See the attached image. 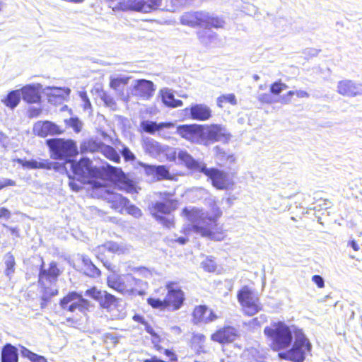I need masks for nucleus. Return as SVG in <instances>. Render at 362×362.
<instances>
[{"label": "nucleus", "instance_id": "f257e3e1", "mask_svg": "<svg viewBox=\"0 0 362 362\" xmlns=\"http://www.w3.org/2000/svg\"><path fill=\"white\" fill-rule=\"evenodd\" d=\"M182 214L192 223L193 230L203 237L210 240L221 241L224 239L225 234L222 228H218L216 221L222 215L219 207L214 203L210 212L202 209L185 208Z\"/></svg>", "mask_w": 362, "mask_h": 362}, {"label": "nucleus", "instance_id": "f03ea898", "mask_svg": "<svg viewBox=\"0 0 362 362\" xmlns=\"http://www.w3.org/2000/svg\"><path fill=\"white\" fill-rule=\"evenodd\" d=\"M177 158L188 168L204 173L212 182L213 186L218 189H230L234 185L233 178L222 170L216 168H209L202 162L194 160L187 151L180 150L177 153Z\"/></svg>", "mask_w": 362, "mask_h": 362}, {"label": "nucleus", "instance_id": "7ed1b4c3", "mask_svg": "<svg viewBox=\"0 0 362 362\" xmlns=\"http://www.w3.org/2000/svg\"><path fill=\"white\" fill-rule=\"evenodd\" d=\"M93 193L95 195L106 200L111 204L112 208L121 213L125 209L129 214L135 218H139L142 215L141 211L138 207L134 205H130L128 199L115 192L110 187L106 186L96 187L93 190Z\"/></svg>", "mask_w": 362, "mask_h": 362}, {"label": "nucleus", "instance_id": "20e7f679", "mask_svg": "<svg viewBox=\"0 0 362 362\" xmlns=\"http://www.w3.org/2000/svg\"><path fill=\"white\" fill-rule=\"evenodd\" d=\"M292 330L284 322H274L266 327L264 334L271 341V346L274 351L288 349L293 341Z\"/></svg>", "mask_w": 362, "mask_h": 362}, {"label": "nucleus", "instance_id": "39448f33", "mask_svg": "<svg viewBox=\"0 0 362 362\" xmlns=\"http://www.w3.org/2000/svg\"><path fill=\"white\" fill-rule=\"evenodd\" d=\"M182 25L191 28L195 27H214L223 28L225 21L218 16L206 11L186 12L180 16Z\"/></svg>", "mask_w": 362, "mask_h": 362}, {"label": "nucleus", "instance_id": "423d86ee", "mask_svg": "<svg viewBox=\"0 0 362 362\" xmlns=\"http://www.w3.org/2000/svg\"><path fill=\"white\" fill-rule=\"evenodd\" d=\"M295 340L292 348L279 354L280 358L293 362H303L305 356L311 351V344L301 330L294 332Z\"/></svg>", "mask_w": 362, "mask_h": 362}, {"label": "nucleus", "instance_id": "0eeeda50", "mask_svg": "<svg viewBox=\"0 0 362 362\" xmlns=\"http://www.w3.org/2000/svg\"><path fill=\"white\" fill-rule=\"evenodd\" d=\"M295 340L292 348L279 354L280 358L293 362H303L305 356L311 351V344L301 330L294 332Z\"/></svg>", "mask_w": 362, "mask_h": 362}, {"label": "nucleus", "instance_id": "6e6552de", "mask_svg": "<svg viewBox=\"0 0 362 362\" xmlns=\"http://www.w3.org/2000/svg\"><path fill=\"white\" fill-rule=\"evenodd\" d=\"M60 271L57 268L55 262H51L48 269L42 268L40 269L39 283L45 289L42 296L44 300H47L52 296H54L58 293L57 288L52 286L53 284L56 283Z\"/></svg>", "mask_w": 362, "mask_h": 362}, {"label": "nucleus", "instance_id": "1a4fd4ad", "mask_svg": "<svg viewBox=\"0 0 362 362\" xmlns=\"http://www.w3.org/2000/svg\"><path fill=\"white\" fill-rule=\"evenodd\" d=\"M237 297L243 311L247 315H254L262 309L257 293L247 286L243 287Z\"/></svg>", "mask_w": 362, "mask_h": 362}, {"label": "nucleus", "instance_id": "9d476101", "mask_svg": "<svg viewBox=\"0 0 362 362\" xmlns=\"http://www.w3.org/2000/svg\"><path fill=\"white\" fill-rule=\"evenodd\" d=\"M54 159L74 156L77 153L76 144L71 140L52 139L47 140Z\"/></svg>", "mask_w": 362, "mask_h": 362}, {"label": "nucleus", "instance_id": "9b49d317", "mask_svg": "<svg viewBox=\"0 0 362 362\" xmlns=\"http://www.w3.org/2000/svg\"><path fill=\"white\" fill-rule=\"evenodd\" d=\"M143 281L135 278L131 274L112 276L107 279L108 286L124 294H131L134 292V287L140 286Z\"/></svg>", "mask_w": 362, "mask_h": 362}, {"label": "nucleus", "instance_id": "f8f14e48", "mask_svg": "<svg viewBox=\"0 0 362 362\" xmlns=\"http://www.w3.org/2000/svg\"><path fill=\"white\" fill-rule=\"evenodd\" d=\"M91 161L88 158H82L79 162L76 163L69 160L65 163L64 168L69 175V178L76 177L78 180L87 177L91 173Z\"/></svg>", "mask_w": 362, "mask_h": 362}, {"label": "nucleus", "instance_id": "ddd939ff", "mask_svg": "<svg viewBox=\"0 0 362 362\" xmlns=\"http://www.w3.org/2000/svg\"><path fill=\"white\" fill-rule=\"evenodd\" d=\"M203 141L208 140L212 142L227 143L231 138V134L221 124L203 126Z\"/></svg>", "mask_w": 362, "mask_h": 362}, {"label": "nucleus", "instance_id": "4468645a", "mask_svg": "<svg viewBox=\"0 0 362 362\" xmlns=\"http://www.w3.org/2000/svg\"><path fill=\"white\" fill-rule=\"evenodd\" d=\"M63 309L74 312L76 310L83 312L86 310L89 305V302L84 299L81 295L71 292L65 296L60 302Z\"/></svg>", "mask_w": 362, "mask_h": 362}, {"label": "nucleus", "instance_id": "2eb2a0df", "mask_svg": "<svg viewBox=\"0 0 362 362\" xmlns=\"http://www.w3.org/2000/svg\"><path fill=\"white\" fill-rule=\"evenodd\" d=\"M154 91L153 83L146 79L134 80L130 86L131 94L143 100L151 98Z\"/></svg>", "mask_w": 362, "mask_h": 362}, {"label": "nucleus", "instance_id": "dca6fc26", "mask_svg": "<svg viewBox=\"0 0 362 362\" xmlns=\"http://www.w3.org/2000/svg\"><path fill=\"white\" fill-rule=\"evenodd\" d=\"M168 293L165 298L169 310H177L182 305L184 293L175 283L170 282L166 285Z\"/></svg>", "mask_w": 362, "mask_h": 362}, {"label": "nucleus", "instance_id": "f3484780", "mask_svg": "<svg viewBox=\"0 0 362 362\" xmlns=\"http://www.w3.org/2000/svg\"><path fill=\"white\" fill-rule=\"evenodd\" d=\"M177 133L182 138L193 143L203 142V125L185 124L177 127Z\"/></svg>", "mask_w": 362, "mask_h": 362}, {"label": "nucleus", "instance_id": "a211bd4d", "mask_svg": "<svg viewBox=\"0 0 362 362\" xmlns=\"http://www.w3.org/2000/svg\"><path fill=\"white\" fill-rule=\"evenodd\" d=\"M337 92L346 97L362 95V83L350 79H342L337 83Z\"/></svg>", "mask_w": 362, "mask_h": 362}, {"label": "nucleus", "instance_id": "6ab92c4d", "mask_svg": "<svg viewBox=\"0 0 362 362\" xmlns=\"http://www.w3.org/2000/svg\"><path fill=\"white\" fill-rule=\"evenodd\" d=\"M109 174L111 178L119 182V189L129 194L136 193V189L134 182L128 180L120 168L108 166Z\"/></svg>", "mask_w": 362, "mask_h": 362}, {"label": "nucleus", "instance_id": "aec40b11", "mask_svg": "<svg viewBox=\"0 0 362 362\" xmlns=\"http://www.w3.org/2000/svg\"><path fill=\"white\" fill-rule=\"evenodd\" d=\"M106 250L112 253L119 255L125 253L129 250L127 247L123 244H119L111 241L107 242L104 245L97 247L94 250L95 255L105 266H107V264L108 263L107 261H105L104 258V252Z\"/></svg>", "mask_w": 362, "mask_h": 362}, {"label": "nucleus", "instance_id": "412c9836", "mask_svg": "<svg viewBox=\"0 0 362 362\" xmlns=\"http://www.w3.org/2000/svg\"><path fill=\"white\" fill-rule=\"evenodd\" d=\"M238 330L232 326H226L219 329L211 335V340L220 344L230 343L238 337Z\"/></svg>", "mask_w": 362, "mask_h": 362}, {"label": "nucleus", "instance_id": "4be33fe9", "mask_svg": "<svg viewBox=\"0 0 362 362\" xmlns=\"http://www.w3.org/2000/svg\"><path fill=\"white\" fill-rule=\"evenodd\" d=\"M42 86L40 83H33L25 86L21 90V95L23 100L29 103H35L40 101V92L42 90Z\"/></svg>", "mask_w": 362, "mask_h": 362}, {"label": "nucleus", "instance_id": "5701e85b", "mask_svg": "<svg viewBox=\"0 0 362 362\" xmlns=\"http://www.w3.org/2000/svg\"><path fill=\"white\" fill-rule=\"evenodd\" d=\"M163 0H134L131 4L133 10L141 13H150L161 9Z\"/></svg>", "mask_w": 362, "mask_h": 362}, {"label": "nucleus", "instance_id": "b1692460", "mask_svg": "<svg viewBox=\"0 0 362 362\" xmlns=\"http://www.w3.org/2000/svg\"><path fill=\"white\" fill-rule=\"evenodd\" d=\"M33 132L35 134L41 137L58 134L62 132L59 126L49 121L37 122L35 123L33 127Z\"/></svg>", "mask_w": 362, "mask_h": 362}, {"label": "nucleus", "instance_id": "393cba45", "mask_svg": "<svg viewBox=\"0 0 362 362\" xmlns=\"http://www.w3.org/2000/svg\"><path fill=\"white\" fill-rule=\"evenodd\" d=\"M204 28L197 32L199 42L204 47L216 45L218 42L217 34L211 30V27Z\"/></svg>", "mask_w": 362, "mask_h": 362}, {"label": "nucleus", "instance_id": "a878e982", "mask_svg": "<svg viewBox=\"0 0 362 362\" xmlns=\"http://www.w3.org/2000/svg\"><path fill=\"white\" fill-rule=\"evenodd\" d=\"M190 115L193 119L205 121L211 117V110L205 104H195L190 108Z\"/></svg>", "mask_w": 362, "mask_h": 362}, {"label": "nucleus", "instance_id": "bb28decb", "mask_svg": "<svg viewBox=\"0 0 362 362\" xmlns=\"http://www.w3.org/2000/svg\"><path fill=\"white\" fill-rule=\"evenodd\" d=\"M71 90L69 88H59L55 86H46L42 90V93L49 98V101H52L51 98H64L69 96Z\"/></svg>", "mask_w": 362, "mask_h": 362}, {"label": "nucleus", "instance_id": "cd10ccee", "mask_svg": "<svg viewBox=\"0 0 362 362\" xmlns=\"http://www.w3.org/2000/svg\"><path fill=\"white\" fill-rule=\"evenodd\" d=\"M143 130L149 134H154L156 132H160L164 128L170 129L174 127V124L171 122H161L157 124L155 122L146 120L141 123Z\"/></svg>", "mask_w": 362, "mask_h": 362}, {"label": "nucleus", "instance_id": "c85d7f7f", "mask_svg": "<svg viewBox=\"0 0 362 362\" xmlns=\"http://www.w3.org/2000/svg\"><path fill=\"white\" fill-rule=\"evenodd\" d=\"M1 362H18L17 349L11 344H6L1 350Z\"/></svg>", "mask_w": 362, "mask_h": 362}, {"label": "nucleus", "instance_id": "c756f323", "mask_svg": "<svg viewBox=\"0 0 362 362\" xmlns=\"http://www.w3.org/2000/svg\"><path fill=\"white\" fill-rule=\"evenodd\" d=\"M98 302L102 308L108 311H112L117 307L119 300L113 295L108 293L107 291H103Z\"/></svg>", "mask_w": 362, "mask_h": 362}, {"label": "nucleus", "instance_id": "7c9ffc66", "mask_svg": "<svg viewBox=\"0 0 362 362\" xmlns=\"http://www.w3.org/2000/svg\"><path fill=\"white\" fill-rule=\"evenodd\" d=\"M160 95L163 103L171 107H177L182 105V102L180 100L175 98L172 90L165 88L160 90Z\"/></svg>", "mask_w": 362, "mask_h": 362}, {"label": "nucleus", "instance_id": "2f4dec72", "mask_svg": "<svg viewBox=\"0 0 362 362\" xmlns=\"http://www.w3.org/2000/svg\"><path fill=\"white\" fill-rule=\"evenodd\" d=\"M21 90H15L11 91L6 98L1 99V102L8 107L13 110L20 103Z\"/></svg>", "mask_w": 362, "mask_h": 362}, {"label": "nucleus", "instance_id": "473e14b6", "mask_svg": "<svg viewBox=\"0 0 362 362\" xmlns=\"http://www.w3.org/2000/svg\"><path fill=\"white\" fill-rule=\"evenodd\" d=\"M104 144L93 139L85 141L81 146L83 153L101 151V146Z\"/></svg>", "mask_w": 362, "mask_h": 362}, {"label": "nucleus", "instance_id": "72a5a7b5", "mask_svg": "<svg viewBox=\"0 0 362 362\" xmlns=\"http://www.w3.org/2000/svg\"><path fill=\"white\" fill-rule=\"evenodd\" d=\"M129 80V77L110 78V87L117 92H122Z\"/></svg>", "mask_w": 362, "mask_h": 362}, {"label": "nucleus", "instance_id": "f704fd0d", "mask_svg": "<svg viewBox=\"0 0 362 362\" xmlns=\"http://www.w3.org/2000/svg\"><path fill=\"white\" fill-rule=\"evenodd\" d=\"M82 261L86 267L85 273L86 275L90 276H100V271L92 263L91 260L88 257L83 256Z\"/></svg>", "mask_w": 362, "mask_h": 362}, {"label": "nucleus", "instance_id": "c9c22d12", "mask_svg": "<svg viewBox=\"0 0 362 362\" xmlns=\"http://www.w3.org/2000/svg\"><path fill=\"white\" fill-rule=\"evenodd\" d=\"M206 337L202 334H194L192 338V347L197 352L203 351Z\"/></svg>", "mask_w": 362, "mask_h": 362}, {"label": "nucleus", "instance_id": "e433bc0d", "mask_svg": "<svg viewBox=\"0 0 362 362\" xmlns=\"http://www.w3.org/2000/svg\"><path fill=\"white\" fill-rule=\"evenodd\" d=\"M16 161L23 168L28 169L45 168L47 167V163L44 162H40L36 160H26L21 158H18Z\"/></svg>", "mask_w": 362, "mask_h": 362}, {"label": "nucleus", "instance_id": "4c0bfd02", "mask_svg": "<svg viewBox=\"0 0 362 362\" xmlns=\"http://www.w3.org/2000/svg\"><path fill=\"white\" fill-rule=\"evenodd\" d=\"M100 152L110 160H112L115 163H119L120 160L119 155L112 146L104 144L101 146Z\"/></svg>", "mask_w": 362, "mask_h": 362}, {"label": "nucleus", "instance_id": "58836bf2", "mask_svg": "<svg viewBox=\"0 0 362 362\" xmlns=\"http://www.w3.org/2000/svg\"><path fill=\"white\" fill-rule=\"evenodd\" d=\"M207 308L205 305H199L194 308L193 311V322L197 324L201 322H205L206 317L205 314L207 312Z\"/></svg>", "mask_w": 362, "mask_h": 362}, {"label": "nucleus", "instance_id": "ea45409f", "mask_svg": "<svg viewBox=\"0 0 362 362\" xmlns=\"http://www.w3.org/2000/svg\"><path fill=\"white\" fill-rule=\"evenodd\" d=\"M21 355L28 358L31 362H48L44 356L37 355L25 347H22Z\"/></svg>", "mask_w": 362, "mask_h": 362}, {"label": "nucleus", "instance_id": "a19ab883", "mask_svg": "<svg viewBox=\"0 0 362 362\" xmlns=\"http://www.w3.org/2000/svg\"><path fill=\"white\" fill-rule=\"evenodd\" d=\"M146 172L155 175L158 180L165 178L168 175V170L163 165L150 166L146 168Z\"/></svg>", "mask_w": 362, "mask_h": 362}, {"label": "nucleus", "instance_id": "79ce46f5", "mask_svg": "<svg viewBox=\"0 0 362 362\" xmlns=\"http://www.w3.org/2000/svg\"><path fill=\"white\" fill-rule=\"evenodd\" d=\"M228 103L233 105L237 104L235 95L233 93L223 95L217 98V105L220 107H223V103Z\"/></svg>", "mask_w": 362, "mask_h": 362}, {"label": "nucleus", "instance_id": "37998d69", "mask_svg": "<svg viewBox=\"0 0 362 362\" xmlns=\"http://www.w3.org/2000/svg\"><path fill=\"white\" fill-rule=\"evenodd\" d=\"M100 98L104 102L105 106L110 107L112 110H116L117 104L112 96L107 94L106 92H103L100 94Z\"/></svg>", "mask_w": 362, "mask_h": 362}, {"label": "nucleus", "instance_id": "c03bdc74", "mask_svg": "<svg viewBox=\"0 0 362 362\" xmlns=\"http://www.w3.org/2000/svg\"><path fill=\"white\" fill-rule=\"evenodd\" d=\"M5 264L6 266V269L5 273L7 276H10L11 274H13L14 272L13 268H14V265H15L14 257L10 253H8L6 255Z\"/></svg>", "mask_w": 362, "mask_h": 362}, {"label": "nucleus", "instance_id": "a18cd8bd", "mask_svg": "<svg viewBox=\"0 0 362 362\" xmlns=\"http://www.w3.org/2000/svg\"><path fill=\"white\" fill-rule=\"evenodd\" d=\"M154 208L157 212L163 214H170V211L173 210L172 204L170 203L157 202L155 204Z\"/></svg>", "mask_w": 362, "mask_h": 362}, {"label": "nucleus", "instance_id": "49530a36", "mask_svg": "<svg viewBox=\"0 0 362 362\" xmlns=\"http://www.w3.org/2000/svg\"><path fill=\"white\" fill-rule=\"evenodd\" d=\"M66 122L76 133L80 132L82 129L83 123L76 117H71L69 120H66Z\"/></svg>", "mask_w": 362, "mask_h": 362}, {"label": "nucleus", "instance_id": "de8ad7c7", "mask_svg": "<svg viewBox=\"0 0 362 362\" xmlns=\"http://www.w3.org/2000/svg\"><path fill=\"white\" fill-rule=\"evenodd\" d=\"M132 271L137 273L140 276L145 279H150L153 276L152 271L146 267H133Z\"/></svg>", "mask_w": 362, "mask_h": 362}, {"label": "nucleus", "instance_id": "09e8293b", "mask_svg": "<svg viewBox=\"0 0 362 362\" xmlns=\"http://www.w3.org/2000/svg\"><path fill=\"white\" fill-rule=\"evenodd\" d=\"M148 303L154 308L164 310L168 308L165 298L161 300L160 299L150 298L148 299Z\"/></svg>", "mask_w": 362, "mask_h": 362}, {"label": "nucleus", "instance_id": "8fccbe9b", "mask_svg": "<svg viewBox=\"0 0 362 362\" xmlns=\"http://www.w3.org/2000/svg\"><path fill=\"white\" fill-rule=\"evenodd\" d=\"M202 264L204 270L209 272H214L216 269V264L211 257H207Z\"/></svg>", "mask_w": 362, "mask_h": 362}, {"label": "nucleus", "instance_id": "3c124183", "mask_svg": "<svg viewBox=\"0 0 362 362\" xmlns=\"http://www.w3.org/2000/svg\"><path fill=\"white\" fill-rule=\"evenodd\" d=\"M287 88L288 86L281 82H275L271 86L270 90L271 93L278 95Z\"/></svg>", "mask_w": 362, "mask_h": 362}, {"label": "nucleus", "instance_id": "603ef678", "mask_svg": "<svg viewBox=\"0 0 362 362\" xmlns=\"http://www.w3.org/2000/svg\"><path fill=\"white\" fill-rule=\"evenodd\" d=\"M103 291L98 290L96 288L93 287L90 289H88L86 291L85 295L87 296H90L96 300H99L101 296L103 295Z\"/></svg>", "mask_w": 362, "mask_h": 362}, {"label": "nucleus", "instance_id": "864d4df0", "mask_svg": "<svg viewBox=\"0 0 362 362\" xmlns=\"http://www.w3.org/2000/svg\"><path fill=\"white\" fill-rule=\"evenodd\" d=\"M144 325H145V330L153 337V339L152 340L153 343L155 344L159 343L160 342V337H159L158 334L156 333L155 332V330L153 329V328L151 326H150L149 325H148L146 322L144 324Z\"/></svg>", "mask_w": 362, "mask_h": 362}, {"label": "nucleus", "instance_id": "5fc2aeb1", "mask_svg": "<svg viewBox=\"0 0 362 362\" xmlns=\"http://www.w3.org/2000/svg\"><path fill=\"white\" fill-rule=\"evenodd\" d=\"M257 99L262 103L271 104L273 103V98L269 93H261L257 96Z\"/></svg>", "mask_w": 362, "mask_h": 362}, {"label": "nucleus", "instance_id": "6e6d98bb", "mask_svg": "<svg viewBox=\"0 0 362 362\" xmlns=\"http://www.w3.org/2000/svg\"><path fill=\"white\" fill-rule=\"evenodd\" d=\"M122 155L127 160H134L135 159L134 155L129 150V148L124 146L121 151Z\"/></svg>", "mask_w": 362, "mask_h": 362}, {"label": "nucleus", "instance_id": "4d7b16f0", "mask_svg": "<svg viewBox=\"0 0 362 362\" xmlns=\"http://www.w3.org/2000/svg\"><path fill=\"white\" fill-rule=\"evenodd\" d=\"M80 97L83 103V109L85 110H90L91 109V103L87 96L86 93L85 92H81L80 93Z\"/></svg>", "mask_w": 362, "mask_h": 362}, {"label": "nucleus", "instance_id": "13d9d810", "mask_svg": "<svg viewBox=\"0 0 362 362\" xmlns=\"http://www.w3.org/2000/svg\"><path fill=\"white\" fill-rule=\"evenodd\" d=\"M16 182L8 178H4L0 181V190L8 186H15Z\"/></svg>", "mask_w": 362, "mask_h": 362}, {"label": "nucleus", "instance_id": "bf43d9fd", "mask_svg": "<svg viewBox=\"0 0 362 362\" xmlns=\"http://www.w3.org/2000/svg\"><path fill=\"white\" fill-rule=\"evenodd\" d=\"M312 280L319 288H323L325 286V281L322 276L314 275L312 277Z\"/></svg>", "mask_w": 362, "mask_h": 362}, {"label": "nucleus", "instance_id": "052dcab7", "mask_svg": "<svg viewBox=\"0 0 362 362\" xmlns=\"http://www.w3.org/2000/svg\"><path fill=\"white\" fill-rule=\"evenodd\" d=\"M157 218H159L162 223L167 228H171L173 226V221L165 217L155 215Z\"/></svg>", "mask_w": 362, "mask_h": 362}, {"label": "nucleus", "instance_id": "680f3d73", "mask_svg": "<svg viewBox=\"0 0 362 362\" xmlns=\"http://www.w3.org/2000/svg\"><path fill=\"white\" fill-rule=\"evenodd\" d=\"M11 213L6 208L2 207L0 209V218L9 219L11 218Z\"/></svg>", "mask_w": 362, "mask_h": 362}, {"label": "nucleus", "instance_id": "e2e57ef3", "mask_svg": "<svg viewBox=\"0 0 362 362\" xmlns=\"http://www.w3.org/2000/svg\"><path fill=\"white\" fill-rule=\"evenodd\" d=\"M42 110L40 108L31 107L29 108L28 113L30 117H36L40 115Z\"/></svg>", "mask_w": 362, "mask_h": 362}, {"label": "nucleus", "instance_id": "0e129e2a", "mask_svg": "<svg viewBox=\"0 0 362 362\" xmlns=\"http://www.w3.org/2000/svg\"><path fill=\"white\" fill-rule=\"evenodd\" d=\"M164 354L169 358V360L173 362L177 361V356L175 352L170 349H165Z\"/></svg>", "mask_w": 362, "mask_h": 362}, {"label": "nucleus", "instance_id": "69168bd1", "mask_svg": "<svg viewBox=\"0 0 362 362\" xmlns=\"http://www.w3.org/2000/svg\"><path fill=\"white\" fill-rule=\"evenodd\" d=\"M218 318V316L214 313L211 310H209V316H206V320H205V323L212 322Z\"/></svg>", "mask_w": 362, "mask_h": 362}, {"label": "nucleus", "instance_id": "338daca9", "mask_svg": "<svg viewBox=\"0 0 362 362\" xmlns=\"http://www.w3.org/2000/svg\"><path fill=\"white\" fill-rule=\"evenodd\" d=\"M347 245L351 247L354 251L359 250V246L354 240H349L347 243Z\"/></svg>", "mask_w": 362, "mask_h": 362}, {"label": "nucleus", "instance_id": "774afa93", "mask_svg": "<svg viewBox=\"0 0 362 362\" xmlns=\"http://www.w3.org/2000/svg\"><path fill=\"white\" fill-rule=\"evenodd\" d=\"M296 95L297 97L298 98H308L309 97V94L305 91V90H298L296 91Z\"/></svg>", "mask_w": 362, "mask_h": 362}]
</instances>
